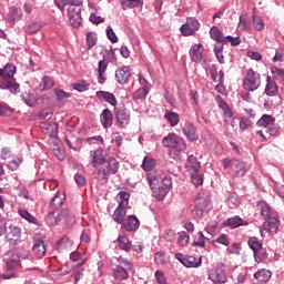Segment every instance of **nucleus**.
Listing matches in <instances>:
<instances>
[{
  "label": "nucleus",
  "mask_w": 284,
  "mask_h": 284,
  "mask_svg": "<svg viewBox=\"0 0 284 284\" xmlns=\"http://www.w3.org/2000/svg\"><path fill=\"white\" fill-rule=\"evenodd\" d=\"M162 145L163 148H169L171 150L169 151V156L174 161H179V159H181V152L187 150V142H185V139L174 132L169 133L162 139Z\"/></svg>",
  "instance_id": "1"
},
{
  "label": "nucleus",
  "mask_w": 284,
  "mask_h": 284,
  "mask_svg": "<svg viewBox=\"0 0 284 284\" xmlns=\"http://www.w3.org/2000/svg\"><path fill=\"white\" fill-rule=\"evenodd\" d=\"M119 161L114 158H109L108 160H104V163L100 169H98V179L100 181H109L110 176L112 174H116L119 172Z\"/></svg>",
  "instance_id": "2"
},
{
  "label": "nucleus",
  "mask_w": 284,
  "mask_h": 284,
  "mask_svg": "<svg viewBox=\"0 0 284 284\" xmlns=\"http://www.w3.org/2000/svg\"><path fill=\"white\" fill-rule=\"evenodd\" d=\"M134 265L132 262L119 257L118 265L113 268V278L115 281H128L130 278V272H132V268Z\"/></svg>",
  "instance_id": "3"
},
{
  "label": "nucleus",
  "mask_w": 284,
  "mask_h": 284,
  "mask_svg": "<svg viewBox=\"0 0 284 284\" xmlns=\"http://www.w3.org/2000/svg\"><path fill=\"white\" fill-rule=\"evenodd\" d=\"M210 199L197 194L195 199L194 207L191 211L192 216L195 219H202L204 214H207L210 212Z\"/></svg>",
  "instance_id": "4"
},
{
  "label": "nucleus",
  "mask_w": 284,
  "mask_h": 284,
  "mask_svg": "<svg viewBox=\"0 0 284 284\" xmlns=\"http://www.w3.org/2000/svg\"><path fill=\"white\" fill-rule=\"evenodd\" d=\"M258 88H261V74L253 69H248L243 81V89L246 90V92H254L258 90Z\"/></svg>",
  "instance_id": "5"
},
{
  "label": "nucleus",
  "mask_w": 284,
  "mask_h": 284,
  "mask_svg": "<svg viewBox=\"0 0 284 284\" xmlns=\"http://www.w3.org/2000/svg\"><path fill=\"white\" fill-rule=\"evenodd\" d=\"M148 181L152 191V196H154V199H158V201H163V199L168 196V189L163 186H156V183H159L156 175L149 174Z\"/></svg>",
  "instance_id": "6"
},
{
  "label": "nucleus",
  "mask_w": 284,
  "mask_h": 284,
  "mask_svg": "<svg viewBox=\"0 0 284 284\" xmlns=\"http://www.w3.org/2000/svg\"><path fill=\"white\" fill-rule=\"evenodd\" d=\"M199 28H201V24L196 18H187L186 22L181 26L180 32H182L183 37H192Z\"/></svg>",
  "instance_id": "7"
},
{
  "label": "nucleus",
  "mask_w": 284,
  "mask_h": 284,
  "mask_svg": "<svg viewBox=\"0 0 284 284\" xmlns=\"http://www.w3.org/2000/svg\"><path fill=\"white\" fill-rule=\"evenodd\" d=\"M115 119L119 128H128L130 124V111L125 106L115 109Z\"/></svg>",
  "instance_id": "8"
},
{
  "label": "nucleus",
  "mask_w": 284,
  "mask_h": 284,
  "mask_svg": "<svg viewBox=\"0 0 284 284\" xmlns=\"http://www.w3.org/2000/svg\"><path fill=\"white\" fill-rule=\"evenodd\" d=\"M40 128L43 134H48L53 141H58L59 136V123L57 122H41Z\"/></svg>",
  "instance_id": "9"
},
{
  "label": "nucleus",
  "mask_w": 284,
  "mask_h": 284,
  "mask_svg": "<svg viewBox=\"0 0 284 284\" xmlns=\"http://www.w3.org/2000/svg\"><path fill=\"white\" fill-rule=\"evenodd\" d=\"M209 280L214 284H225L227 283V276L223 267H214L209 272Z\"/></svg>",
  "instance_id": "10"
},
{
  "label": "nucleus",
  "mask_w": 284,
  "mask_h": 284,
  "mask_svg": "<svg viewBox=\"0 0 284 284\" xmlns=\"http://www.w3.org/2000/svg\"><path fill=\"white\" fill-rule=\"evenodd\" d=\"M182 134L187 141H199V133L196 126L192 122H185L182 126Z\"/></svg>",
  "instance_id": "11"
},
{
  "label": "nucleus",
  "mask_w": 284,
  "mask_h": 284,
  "mask_svg": "<svg viewBox=\"0 0 284 284\" xmlns=\"http://www.w3.org/2000/svg\"><path fill=\"white\" fill-rule=\"evenodd\" d=\"M203 45L201 43L193 44L189 51L190 59L193 63H201L203 61Z\"/></svg>",
  "instance_id": "12"
},
{
  "label": "nucleus",
  "mask_w": 284,
  "mask_h": 284,
  "mask_svg": "<svg viewBox=\"0 0 284 284\" xmlns=\"http://www.w3.org/2000/svg\"><path fill=\"white\" fill-rule=\"evenodd\" d=\"M130 77H132V72L130 71V67H122L115 71V79L120 85H124L130 81Z\"/></svg>",
  "instance_id": "13"
},
{
  "label": "nucleus",
  "mask_w": 284,
  "mask_h": 284,
  "mask_svg": "<svg viewBox=\"0 0 284 284\" xmlns=\"http://www.w3.org/2000/svg\"><path fill=\"white\" fill-rule=\"evenodd\" d=\"M257 210H260L261 212V216H263L264 221H266L267 219H273L276 215V212H274V210H272L271 206H268L267 202L265 201H260L257 203Z\"/></svg>",
  "instance_id": "14"
},
{
  "label": "nucleus",
  "mask_w": 284,
  "mask_h": 284,
  "mask_svg": "<svg viewBox=\"0 0 284 284\" xmlns=\"http://www.w3.org/2000/svg\"><path fill=\"white\" fill-rule=\"evenodd\" d=\"M95 95L101 103H110V105L116 108V97H114V93L108 91H97Z\"/></svg>",
  "instance_id": "15"
},
{
  "label": "nucleus",
  "mask_w": 284,
  "mask_h": 284,
  "mask_svg": "<svg viewBox=\"0 0 284 284\" xmlns=\"http://www.w3.org/2000/svg\"><path fill=\"white\" fill-rule=\"evenodd\" d=\"M17 74V65L7 63L3 69H0V81H9Z\"/></svg>",
  "instance_id": "16"
},
{
  "label": "nucleus",
  "mask_w": 284,
  "mask_h": 284,
  "mask_svg": "<svg viewBox=\"0 0 284 284\" xmlns=\"http://www.w3.org/2000/svg\"><path fill=\"white\" fill-rule=\"evenodd\" d=\"M91 165L97 168V165H103L105 163V155L103 154V149H98L90 152Z\"/></svg>",
  "instance_id": "17"
},
{
  "label": "nucleus",
  "mask_w": 284,
  "mask_h": 284,
  "mask_svg": "<svg viewBox=\"0 0 284 284\" xmlns=\"http://www.w3.org/2000/svg\"><path fill=\"white\" fill-rule=\"evenodd\" d=\"M186 172L189 174H196L201 170V163L199 162V159L194 155H190L187 158L186 164H185Z\"/></svg>",
  "instance_id": "18"
},
{
  "label": "nucleus",
  "mask_w": 284,
  "mask_h": 284,
  "mask_svg": "<svg viewBox=\"0 0 284 284\" xmlns=\"http://www.w3.org/2000/svg\"><path fill=\"white\" fill-rule=\"evenodd\" d=\"M139 225H141V222H139L136 215H129L122 224L126 232H134V230L139 229Z\"/></svg>",
  "instance_id": "19"
},
{
  "label": "nucleus",
  "mask_w": 284,
  "mask_h": 284,
  "mask_svg": "<svg viewBox=\"0 0 284 284\" xmlns=\"http://www.w3.org/2000/svg\"><path fill=\"white\" fill-rule=\"evenodd\" d=\"M253 278L256 281V284L267 283L272 278V271L266 268L258 270L254 273Z\"/></svg>",
  "instance_id": "20"
},
{
  "label": "nucleus",
  "mask_w": 284,
  "mask_h": 284,
  "mask_svg": "<svg viewBox=\"0 0 284 284\" xmlns=\"http://www.w3.org/2000/svg\"><path fill=\"white\" fill-rule=\"evenodd\" d=\"M263 227L266 232L276 234V232H278V215L265 220V222L263 223Z\"/></svg>",
  "instance_id": "21"
},
{
  "label": "nucleus",
  "mask_w": 284,
  "mask_h": 284,
  "mask_svg": "<svg viewBox=\"0 0 284 284\" xmlns=\"http://www.w3.org/2000/svg\"><path fill=\"white\" fill-rule=\"evenodd\" d=\"M108 70V60L103 59L98 62V79L99 83H105L108 81V77L105 75V71Z\"/></svg>",
  "instance_id": "22"
},
{
  "label": "nucleus",
  "mask_w": 284,
  "mask_h": 284,
  "mask_svg": "<svg viewBox=\"0 0 284 284\" xmlns=\"http://www.w3.org/2000/svg\"><path fill=\"white\" fill-rule=\"evenodd\" d=\"M60 219V223H67V225H74L77 223V219L74 214L70 213L67 209H63L61 212L58 213Z\"/></svg>",
  "instance_id": "23"
},
{
  "label": "nucleus",
  "mask_w": 284,
  "mask_h": 284,
  "mask_svg": "<svg viewBox=\"0 0 284 284\" xmlns=\"http://www.w3.org/2000/svg\"><path fill=\"white\" fill-rule=\"evenodd\" d=\"M125 214H128L125 206H118L113 212L112 220L119 225H123L125 223Z\"/></svg>",
  "instance_id": "24"
},
{
  "label": "nucleus",
  "mask_w": 284,
  "mask_h": 284,
  "mask_svg": "<svg viewBox=\"0 0 284 284\" xmlns=\"http://www.w3.org/2000/svg\"><path fill=\"white\" fill-rule=\"evenodd\" d=\"M63 203H65V193L58 191L51 200L50 207L51 210H59Z\"/></svg>",
  "instance_id": "25"
},
{
  "label": "nucleus",
  "mask_w": 284,
  "mask_h": 284,
  "mask_svg": "<svg viewBox=\"0 0 284 284\" xmlns=\"http://www.w3.org/2000/svg\"><path fill=\"white\" fill-rule=\"evenodd\" d=\"M0 89L1 90H9L11 94H17L21 92L19 88V83L12 82V79L6 80V81H0Z\"/></svg>",
  "instance_id": "26"
},
{
  "label": "nucleus",
  "mask_w": 284,
  "mask_h": 284,
  "mask_svg": "<svg viewBox=\"0 0 284 284\" xmlns=\"http://www.w3.org/2000/svg\"><path fill=\"white\" fill-rule=\"evenodd\" d=\"M100 121H101L103 128H105V129L112 128V123L114 121L112 111H110L109 109H104L100 115Z\"/></svg>",
  "instance_id": "27"
},
{
  "label": "nucleus",
  "mask_w": 284,
  "mask_h": 284,
  "mask_svg": "<svg viewBox=\"0 0 284 284\" xmlns=\"http://www.w3.org/2000/svg\"><path fill=\"white\" fill-rule=\"evenodd\" d=\"M223 225L225 227H231V230H235V227H241V225H247V222L236 215L224 221Z\"/></svg>",
  "instance_id": "28"
},
{
  "label": "nucleus",
  "mask_w": 284,
  "mask_h": 284,
  "mask_svg": "<svg viewBox=\"0 0 284 284\" xmlns=\"http://www.w3.org/2000/svg\"><path fill=\"white\" fill-rule=\"evenodd\" d=\"M266 82L265 94H267V97H276V94H278V84H276L271 77L266 78Z\"/></svg>",
  "instance_id": "29"
},
{
  "label": "nucleus",
  "mask_w": 284,
  "mask_h": 284,
  "mask_svg": "<svg viewBox=\"0 0 284 284\" xmlns=\"http://www.w3.org/2000/svg\"><path fill=\"white\" fill-rule=\"evenodd\" d=\"M232 168L234 170V176H245V172H247V168L245 166V163L233 160Z\"/></svg>",
  "instance_id": "30"
},
{
  "label": "nucleus",
  "mask_w": 284,
  "mask_h": 284,
  "mask_svg": "<svg viewBox=\"0 0 284 284\" xmlns=\"http://www.w3.org/2000/svg\"><path fill=\"white\" fill-rule=\"evenodd\" d=\"M32 252L36 254L37 258H43V256H45V243H43L42 240L36 241Z\"/></svg>",
  "instance_id": "31"
},
{
  "label": "nucleus",
  "mask_w": 284,
  "mask_h": 284,
  "mask_svg": "<svg viewBox=\"0 0 284 284\" xmlns=\"http://www.w3.org/2000/svg\"><path fill=\"white\" fill-rule=\"evenodd\" d=\"M203 263L202 258L194 257V256H187V257H182V265L184 267H200V265Z\"/></svg>",
  "instance_id": "32"
},
{
  "label": "nucleus",
  "mask_w": 284,
  "mask_h": 284,
  "mask_svg": "<svg viewBox=\"0 0 284 284\" xmlns=\"http://www.w3.org/2000/svg\"><path fill=\"white\" fill-rule=\"evenodd\" d=\"M210 74H211V79H212V81H214V83H224L225 73H223V71L219 72L216 67L213 65L210 68Z\"/></svg>",
  "instance_id": "33"
},
{
  "label": "nucleus",
  "mask_w": 284,
  "mask_h": 284,
  "mask_svg": "<svg viewBox=\"0 0 284 284\" xmlns=\"http://www.w3.org/2000/svg\"><path fill=\"white\" fill-rule=\"evenodd\" d=\"M210 37L216 43H225V36H223V32L216 27L210 29Z\"/></svg>",
  "instance_id": "34"
},
{
  "label": "nucleus",
  "mask_w": 284,
  "mask_h": 284,
  "mask_svg": "<svg viewBox=\"0 0 284 284\" xmlns=\"http://www.w3.org/2000/svg\"><path fill=\"white\" fill-rule=\"evenodd\" d=\"M122 10L143 8V0H121Z\"/></svg>",
  "instance_id": "35"
},
{
  "label": "nucleus",
  "mask_w": 284,
  "mask_h": 284,
  "mask_svg": "<svg viewBox=\"0 0 284 284\" xmlns=\"http://www.w3.org/2000/svg\"><path fill=\"white\" fill-rule=\"evenodd\" d=\"M164 119L169 121L171 128H176L179 125V122L181 121V118L179 116V113L169 111L164 114Z\"/></svg>",
  "instance_id": "36"
},
{
  "label": "nucleus",
  "mask_w": 284,
  "mask_h": 284,
  "mask_svg": "<svg viewBox=\"0 0 284 284\" xmlns=\"http://www.w3.org/2000/svg\"><path fill=\"white\" fill-rule=\"evenodd\" d=\"M72 246V241L68 237H62L60 241L55 244V250L58 252H65V250H70Z\"/></svg>",
  "instance_id": "37"
},
{
  "label": "nucleus",
  "mask_w": 284,
  "mask_h": 284,
  "mask_svg": "<svg viewBox=\"0 0 284 284\" xmlns=\"http://www.w3.org/2000/svg\"><path fill=\"white\" fill-rule=\"evenodd\" d=\"M52 88H54V80H52V78L50 77H44L42 79V82L38 85V90L40 92H43L45 90H52Z\"/></svg>",
  "instance_id": "38"
},
{
  "label": "nucleus",
  "mask_w": 284,
  "mask_h": 284,
  "mask_svg": "<svg viewBox=\"0 0 284 284\" xmlns=\"http://www.w3.org/2000/svg\"><path fill=\"white\" fill-rule=\"evenodd\" d=\"M274 121H276V119H274V116L270 115V114H264L262 115V118L256 122V125L258 128H268L272 125V123H274Z\"/></svg>",
  "instance_id": "39"
},
{
  "label": "nucleus",
  "mask_w": 284,
  "mask_h": 284,
  "mask_svg": "<svg viewBox=\"0 0 284 284\" xmlns=\"http://www.w3.org/2000/svg\"><path fill=\"white\" fill-rule=\"evenodd\" d=\"M118 243L120 250H123L124 252H130V250H132V243H130V239L125 235H119Z\"/></svg>",
  "instance_id": "40"
},
{
  "label": "nucleus",
  "mask_w": 284,
  "mask_h": 284,
  "mask_svg": "<svg viewBox=\"0 0 284 284\" xmlns=\"http://www.w3.org/2000/svg\"><path fill=\"white\" fill-rule=\"evenodd\" d=\"M52 143H53L52 152L54 156H57L59 161H63L65 159V150L59 146V140H55Z\"/></svg>",
  "instance_id": "41"
},
{
  "label": "nucleus",
  "mask_w": 284,
  "mask_h": 284,
  "mask_svg": "<svg viewBox=\"0 0 284 284\" xmlns=\"http://www.w3.org/2000/svg\"><path fill=\"white\" fill-rule=\"evenodd\" d=\"M146 97H148V89H145V87L138 89L132 95L133 101H135V103H139V101H145Z\"/></svg>",
  "instance_id": "42"
},
{
  "label": "nucleus",
  "mask_w": 284,
  "mask_h": 284,
  "mask_svg": "<svg viewBox=\"0 0 284 284\" xmlns=\"http://www.w3.org/2000/svg\"><path fill=\"white\" fill-rule=\"evenodd\" d=\"M156 165V160L152 158L144 156L143 162H142V169L144 172H152Z\"/></svg>",
  "instance_id": "43"
},
{
  "label": "nucleus",
  "mask_w": 284,
  "mask_h": 284,
  "mask_svg": "<svg viewBox=\"0 0 284 284\" xmlns=\"http://www.w3.org/2000/svg\"><path fill=\"white\" fill-rule=\"evenodd\" d=\"M252 19L254 29L261 32L265 28V22H263V19L256 18V9H253Z\"/></svg>",
  "instance_id": "44"
},
{
  "label": "nucleus",
  "mask_w": 284,
  "mask_h": 284,
  "mask_svg": "<svg viewBox=\"0 0 284 284\" xmlns=\"http://www.w3.org/2000/svg\"><path fill=\"white\" fill-rule=\"evenodd\" d=\"M9 230V236L11 241H19L21 239V227L17 225H10Z\"/></svg>",
  "instance_id": "45"
},
{
  "label": "nucleus",
  "mask_w": 284,
  "mask_h": 284,
  "mask_svg": "<svg viewBox=\"0 0 284 284\" xmlns=\"http://www.w3.org/2000/svg\"><path fill=\"white\" fill-rule=\"evenodd\" d=\"M47 223L49 225H58V223H61V217H59V213L54 212V210L51 209L47 216Z\"/></svg>",
  "instance_id": "46"
},
{
  "label": "nucleus",
  "mask_w": 284,
  "mask_h": 284,
  "mask_svg": "<svg viewBox=\"0 0 284 284\" xmlns=\"http://www.w3.org/2000/svg\"><path fill=\"white\" fill-rule=\"evenodd\" d=\"M118 199H120L118 207H125L128 206V203L130 201V193L125 191H120L118 193Z\"/></svg>",
  "instance_id": "47"
},
{
  "label": "nucleus",
  "mask_w": 284,
  "mask_h": 284,
  "mask_svg": "<svg viewBox=\"0 0 284 284\" xmlns=\"http://www.w3.org/2000/svg\"><path fill=\"white\" fill-rule=\"evenodd\" d=\"M21 99L29 108H34V104L37 103V98L31 93H22Z\"/></svg>",
  "instance_id": "48"
},
{
  "label": "nucleus",
  "mask_w": 284,
  "mask_h": 284,
  "mask_svg": "<svg viewBox=\"0 0 284 284\" xmlns=\"http://www.w3.org/2000/svg\"><path fill=\"white\" fill-rule=\"evenodd\" d=\"M205 241H207V237L200 231L194 237L193 245L194 247H205Z\"/></svg>",
  "instance_id": "49"
},
{
  "label": "nucleus",
  "mask_w": 284,
  "mask_h": 284,
  "mask_svg": "<svg viewBox=\"0 0 284 284\" xmlns=\"http://www.w3.org/2000/svg\"><path fill=\"white\" fill-rule=\"evenodd\" d=\"M19 215L28 221L29 223H33V225H37V217L32 216L28 210L21 209L18 211Z\"/></svg>",
  "instance_id": "50"
},
{
  "label": "nucleus",
  "mask_w": 284,
  "mask_h": 284,
  "mask_svg": "<svg viewBox=\"0 0 284 284\" xmlns=\"http://www.w3.org/2000/svg\"><path fill=\"white\" fill-rule=\"evenodd\" d=\"M69 18V23L72 26V28H80L81 27V21L83 19L81 18V14L74 13V16H68Z\"/></svg>",
  "instance_id": "51"
},
{
  "label": "nucleus",
  "mask_w": 284,
  "mask_h": 284,
  "mask_svg": "<svg viewBox=\"0 0 284 284\" xmlns=\"http://www.w3.org/2000/svg\"><path fill=\"white\" fill-rule=\"evenodd\" d=\"M12 255V253H7L3 255V261H6L7 263V268L11 272L12 270L17 268V265H19V263H17V261L14 260H10V256Z\"/></svg>",
  "instance_id": "52"
},
{
  "label": "nucleus",
  "mask_w": 284,
  "mask_h": 284,
  "mask_svg": "<svg viewBox=\"0 0 284 284\" xmlns=\"http://www.w3.org/2000/svg\"><path fill=\"white\" fill-rule=\"evenodd\" d=\"M248 246L251 247V250L256 253L258 252V250H261L263 247V244L261 243V241H258V239L256 237H251L248 240Z\"/></svg>",
  "instance_id": "53"
},
{
  "label": "nucleus",
  "mask_w": 284,
  "mask_h": 284,
  "mask_svg": "<svg viewBox=\"0 0 284 284\" xmlns=\"http://www.w3.org/2000/svg\"><path fill=\"white\" fill-rule=\"evenodd\" d=\"M73 90L78 92H85L90 89V83H87L85 80L72 84Z\"/></svg>",
  "instance_id": "54"
},
{
  "label": "nucleus",
  "mask_w": 284,
  "mask_h": 284,
  "mask_svg": "<svg viewBox=\"0 0 284 284\" xmlns=\"http://www.w3.org/2000/svg\"><path fill=\"white\" fill-rule=\"evenodd\" d=\"M190 243V235L186 232L179 233L178 244L180 247H185Z\"/></svg>",
  "instance_id": "55"
},
{
  "label": "nucleus",
  "mask_w": 284,
  "mask_h": 284,
  "mask_svg": "<svg viewBox=\"0 0 284 284\" xmlns=\"http://www.w3.org/2000/svg\"><path fill=\"white\" fill-rule=\"evenodd\" d=\"M87 43H88V50H92V48L97 45V33L89 32L87 34Z\"/></svg>",
  "instance_id": "56"
},
{
  "label": "nucleus",
  "mask_w": 284,
  "mask_h": 284,
  "mask_svg": "<svg viewBox=\"0 0 284 284\" xmlns=\"http://www.w3.org/2000/svg\"><path fill=\"white\" fill-rule=\"evenodd\" d=\"M168 261V257H165V253L163 252H156L154 255V263L156 265H165V262Z\"/></svg>",
  "instance_id": "57"
},
{
  "label": "nucleus",
  "mask_w": 284,
  "mask_h": 284,
  "mask_svg": "<svg viewBox=\"0 0 284 284\" xmlns=\"http://www.w3.org/2000/svg\"><path fill=\"white\" fill-rule=\"evenodd\" d=\"M23 17V11L19 8H14L11 11V17L10 19L16 23V21H21V18Z\"/></svg>",
  "instance_id": "58"
},
{
  "label": "nucleus",
  "mask_w": 284,
  "mask_h": 284,
  "mask_svg": "<svg viewBox=\"0 0 284 284\" xmlns=\"http://www.w3.org/2000/svg\"><path fill=\"white\" fill-rule=\"evenodd\" d=\"M106 37L111 41V43L119 42V37H116V33L114 32V29H112V27L106 28Z\"/></svg>",
  "instance_id": "59"
},
{
  "label": "nucleus",
  "mask_w": 284,
  "mask_h": 284,
  "mask_svg": "<svg viewBox=\"0 0 284 284\" xmlns=\"http://www.w3.org/2000/svg\"><path fill=\"white\" fill-rule=\"evenodd\" d=\"M191 181L195 187H199V185H203V175L199 174V172L191 174Z\"/></svg>",
  "instance_id": "60"
},
{
  "label": "nucleus",
  "mask_w": 284,
  "mask_h": 284,
  "mask_svg": "<svg viewBox=\"0 0 284 284\" xmlns=\"http://www.w3.org/2000/svg\"><path fill=\"white\" fill-rule=\"evenodd\" d=\"M54 94L58 99V101H63V99H70V93L60 90V89H54Z\"/></svg>",
  "instance_id": "61"
},
{
  "label": "nucleus",
  "mask_w": 284,
  "mask_h": 284,
  "mask_svg": "<svg viewBox=\"0 0 284 284\" xmlns=\"http://www.w3.org/2000/svg\"><path fill=\"white\" fill-rule=\"evenodd\" d=\"M225 43H231V45H233V47L241 45V37L234 38L232 36H226Z\"/></svg>",
  "instance_id": "62"
},
{
  "label": "nucleus",
  "mask_w": 284,
  "mask_h": 284,
  "mask_svg": "<svg viewBox=\"0 0 284 284\" xmlns=\"http://www.w3.org/2000/svg\"><path fill=\"white\" fill-rule=\"evenodd\" d=\"M265 248H261L258 251H255L254 253V258H255V263H262L263 262V258H265Z\"/></svg>",
  "instance_id": "63"
},
{
  "label": "nucleus",
  "mask_w": 284,
  "mask_h": 284,
  "mask_svg": "<svg viewBox=\"0 0 284 284\" xmlns=\"http://www.w3.org/2000/svg\"><path fill=\"white\" fill-rule=\"evenodd\" d=\"M154 276H155L156 284H169L168 281L165 280V275H163V272L156 271L154 273Z\"/></svg>",
  "instance_id": "64"
}]
</instances>
